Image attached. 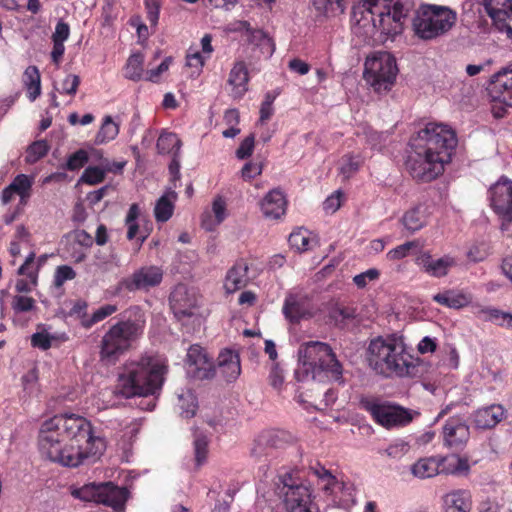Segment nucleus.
Segmentation results:
<instances>
[{"label":"nucleus","instance_id":"nucleus-6","mask_svg":"<svg viewBox=\"0 0 512 512\" xmlns=\"http://www.w3.org/2000/svg\"><path fill=\"white\" fill-rule=\"evenodd\" d=\"M456 22V13L445 6L421 5L415 13L412 27L415 35L431 40L449 31Z\"/></svg>","mask_w":512,"mask_h":512},{"label":"nucleus","instance_id":"nucleus-18","mask_svg":"<svg viewBox=\"0 0 512 512\" xmlns=\"http://www.w3.org/2000/svg\"><path fill=\"white\" fill-rule=\"evenodd\" d=\"M169 301L173 314L179 321L191 318L196 314L198 308L197 294L184 284L175 286L170 294Z\"/></svg>","mask_w":512,"mask_h":512},{"label":"nucleus","instance_id":"nucleus-62","mask_svg":"<svg viewBox=\"0 0 512 512\" xmlns=\"http://www.w3.org/2000/svg\"><path fill=\"white\" fill-rule=\"evenodd\" d=\"M52 338L47 332H37L31 336V344L33 347L47 350L51 347Z\"/></svg>","mask_w":512,"mask_h":512},{"label":"nucleus","instance_id":"nucleus-45","mask_svg":"<svg viewBox=\"0 0 512 512\" xmlns=\"http://www.w3.org/2000/svg\"><path fill=\"white\" fill-rule=\"evenodd\" d=\"M310 470L323 482V490L326 493H332L335 487L340 485L336 477L333 476L325 467L317 464L316 466L310 467Z\"/></svg>","mask_w":512,"mask_h":512},{"label":"nucleus","instance_id":"nucleus-60","mask_svg":"<svg viewBox=\"0 0 512 512\" xmlns=\"http://www.w3.org/2000/svg\"><path fill=\"white\" fill-rule=\"evenodd\" d=\"M80 84V78L75 74H68L61 83V93L75 95Z\"/></svg>","mask_w":512,"mask_h":512},{"label":"nucleus","instance_id":"nucleus-22","mask_svg":"<svg viewBox=\"0 0 512 512\" xmlns=\"http://www.w3.org/2000/svg\"><path fill=\"white\" fill-rule=\"evenodd\" d=\"M416 263L425 273L438 278L446 276L449 269L456 264L454 258L450 256L434 260L428 252L420 254L416 259Z\"/></svg>","mask_w":512,"mask_h":512},{"label":"nucleus","instance_id":"nucleus-13","mask_svg":"<svg viewBox=\"0 0 512 512\" xmlns=\"http://www.w3.org/2000/svg\"><path fill=\"white\" fill-rule=\"evenodd\" d=\"M379 12H384L380 6V0H363L355 6L352 12L355 33L364 37H373L377 31H380L385 35L379 26Z\"/></svg>","mask_w":512,"mask_h":512},{"label":"nucleus","instance_id":"nucleus-50","mask_svg":"<svg viewBox=\"0 0 512 512\" xmlns=\"http://www.w3.org/2000/svg\"><path fill=\"white\" fill-rule=\"evenodd\" d=\"M49 145L45 140H39L32 143L26 153V162L33 164L43 158L49 151Z\"/></svg>","mask_w":512,"mask_h":512},{"label":"nucleus","instance_id":"nucleus-42","mask_svg":"<svg viewBox=\"0 0 512 512\" xmlns=\"http://www.w3.org/2000/svg\"><path fill=\"white\" fill-rule=\"evenodd\" d=\"M119 133V124L111 116H105L102 125L95 137L96 144L107 143L116 138Z\"/></svg>","mask_w":512,"mask_h":512},{"label":"nucleus","instance_id":"nucleus-4","mask_svg":"<svg viewBox=\"0 0 512 512\" xmlns=\"http://www.w3.org/2000/svg\"><path fill=\"white\" fill-rule=\"evenodd\" d=\"M299 368L296 375L318 377L319 380L342 377V365L337 360L329 344L320 341H309L298 349Z\"/></svg>","mask_w":512,"mask_h":512},{"label":"nucleus","instance_id":"nucleus-2","mask_svg":"<svg viewBox=\"0 0 512 512\" xmlns=\"http://www.w3.org/2000/svg\"><path fill=\"white\" fill-rule=\"evenodd\" d=\"M166 372L165 363L155 357L129 361L118 375L114 394L124 398L155 396L162 388Z\"/></svg>","mask_w":512,"mask_h":512},{"label":"nucleus","instance_id":"nucleus-46","mask_svg":"<svg viewBox=\"0 0 512 512\" xmlns=\"http://www.w3.org/2000/svg\"><path fill=\"white\" fill-rule=\"evenodd\" d=\"M178 406L181 410V415L185 418H191L195 415L197 410V400L191 391H186L178 395Z\"/></svg>","mask_w":512,"mask_h":512},{"label":"nucleus","instance_id":"nucleus-9","mask_svg":"<svg viewBox=\"0 0 512 512\" xmlns=\"http://www.w3.org/2000/svg\"><path fill=\"white\" fill-rule=\"evenodd\" d=\"M71 495L82 501H93L122 510L128 497L126 488L115 486L111 482L88 483L79 488L72 487Z\"/></svg>","mask_w":512,"mask_h":512},{"label":"nucleus","instance_id":"nucleus-44","mask_svg":"<svg viewBox=\"0 0 512 512\" xmlns=\"http://www.w3.org/2000/svg\"><path fill=\"white\" fill-rule=\"evenodd\" d=\"M356 317V311L352 307L333 304L329 310V318L334 321L335 325H344L347 320Z\"/></svg>","mask_w":512,"mask_h":512},{"label":"nucleus","instance_id":"nucleus-8","mask_svg":"<svg viewBox=\"0 0 512 512\" xmlns=\"http://www.w3.org/2000/svg\"><path fill=\"white\" fill-rule=\"evenodd\" d=\"M415 142L422 148H426L428 152L435 153L450 162L458 140L455 131L447 125L428 123L418 132Z\"/></svg>","mask_w":512,"mask_h":512},{"label":"nucleus","instance_id":"nucleus-36","mask_svg":"<svg viewBox=\"0 0 512 512\" xmlns=\"http://www.w3.org/2000/svg\"><path fill=\"white\" fill-rule=\"evenodd\" d=\"M262 433L273 450L283 449L295 441V437L285 430L267 429L263 430Z\"/></svg>","mask_w":512,"mask_h":512},{"label":"nucleus","instance_id":"nucleus-39","mask_svg":"<svg viewBox=\"0 0 512 512\" xmlns=\"http://www.w3.org/2000/svg\"><path fill=\"white\" fill-rule=\"evenodd\" d=\"M176 198L174 192L160 197L155 205L154 214L158 222H166L173 214V200Z\"/></svg>","mask_w":512,"mask_h":512},{"label":"nucleus","instance_id":"nucleus-38","mask_svg":"<svg viewBox=\"0 0 512 512\" xmlns=\"http://www.w3.org/2000/svg\"><path fill=\"white\" fill-rule=\"evenodd\" d=\"M24 84L31 101H34L41 93L40 73L36 66H29L24 72Z\"/></svg>","mask_w":512,"mask_h":512},{"label":"nucleus","instance_id":"nucleus-24","mask_svg":"<svg viewBox=\"0 0 512 512\" xmlns=\"http://www.w3.org/2000/svg\"><path fill=\"white\" fill-rule=\"evenodd\" d=\"M505 416V409L500 404H492L476 410L473 415V424L477 429L494 428Z\"/></svg>","mask_w":512,"mask_h":512},{"label":"nucleus","instance_id":"nucleus-55","mask_svg":"<svg viewBox=\"0 0 512 512\" xmlns=\"http://www.w3.org/2000/svg\"><path fill=\"white\" fill-rule=\"evenodd\" d=\"M105 172L104 167H87L81 176V181L90 185L98 184L104 180Z\"/></svg>","mask_w":512,"mask_h":512},{"label":"nucleus","instance_id":"nucleus-26","mask_svg":"<svg viewBox=\"0 0 512 512\" xmlns=\"http://www.w3.org/2000/svg\"><path fill=\"white\" fill-rule=\"evenodd\" d=\"M241 28L245 30L249 44L258 48L265 57H270L275 50L273 40L261 29H254L246 21L241 22Z\"/></svg>","mask_w":512,"mask_h":512},{"label":"nucleus","instance_id":"nucleus-51","mask_svg":"<svg viewBox=\"0 0 512 512\" xmlns=\"http://www.w3.org/2000/svg\"><path fill=\"white\" fill-rule=\"evenodd\" d=\"M195 461L198 466L202 465L208 454V438L203 434H197L194 439Z\"/></svg>","mask_w":512,"mask_h":512},{"label":"nucleus","instance_id":"nucleus-23","mask_svg":"<svg viewBox=\"0 0 512 512\" xmlns=\"http://www.w3.org/2000/svg\"><path fill=\"white\" fill-rule=\"evenodd\" d=\"M491 91L499 101L512 107V65L492 76Z\"/></svg>","mask_w":512,"mask_h":512},{"label":"nucleus","instance_id":"nucleus-30","mask_svg":"<svg viewBox=\"0 0 512 512\" xmlns=\"http://www.w3.org/2000/svg\"><path fill=\"white\" fill-rule=\"evenodd\" d=\"M248 70L244 61H237L230 71L228 84L233 87L235 95L241 97L247 91Z\"/></svg>","mask_w":512,"mask_h":512},{"label":"nucleus","instance_id":"nucleus-17","mask_svg":"<svg viewBox=\"0 0 512 512\" xmlns=\"http://www.w3.org/2000/svg\"><path fill=\"white\" fill-rule=\"evenodd\" d=\"M164 272L161 267L156 265L142 266L135 270L130 276L120 282V286L129 291H149L157 287L163 280Z\"/></svg>","mask_w":512,"mask_h":512},{"label":"nucleus","instance_id":"nucleus-16","mask_svg":"<svg viewBox=\"0 0 512 512\" xmlns=\"http://www.w3.org/2000/svg\"><path fill=\"white\" fill-rule=\"evenodd\" d=\"M280 494L286 512H310L308 505L311 502V492L308 486L297 483L290 475L282 481Z\"/></svg>","mask_w":512,"mask_h":512},{"label":"nucleus","instance_id":"nucleus-43","mask_svg":"<svg viewBox=\"0 0 512 512\" xmlns=\"http://www.w3.org/2000/svg\"><path fill=\"white\" fill-rule=\"evenodd\" d=\"M144 56L141 53L132 54L125 66V77L132 81H139L143 74Z\"/></svg>","mask_w":512,"mask_h":512},{"label":"nucleus","instance_id":"nucleus-7","mask_svg":"<svg viewBox=\"0 0 512 512\" xmlns=\"http://www.w3.org/2000/svg\"><path fill=\"white\" fill-rule=\"evenodd\" d=\"M364 66V79L376 92H387L391 89L398 68L395 58L390 53H374L367 57Z\"/></svg>","mask_w":512,"mask_h":512},{"label":"nucleus","instance_id":"nucleus-58","mask_svg":"<svg viewBox=\"0 0 512 512\" xmlns=\"http://www.w3.org/2000/svg\"><path fill=\"white\" fill-rule=\"evenodd\" d=\"M380 272L376 268L368 269L353 277V282L358 288H365L370 281L377 280Z\"/></svg>","mask_w":512,"mask_h":512},{"label":"nucleus","instance_id":"nucleus-14","mask_svg":"<svg viewBox=\"0 0 512 512\" xmlns=\"http://www.w3.org/2000/svg\"><path fill=\"white\" fill-rule=\"evenodd\" d=\"M489 192L491 207L501 219V230L509 231L512 225V181L501 177Z\"/></svg>","mask_w":512,"mask_h":512},{"label":"nucleus","instance_id":"nucleus-21","mask_svg":"<svg viewBox=\"0 0 512 512\" xmlns=\"http://www.w3.org/2000/svg\"><path fill=\"white\" fill-rule=\"evenodd\" d=\"M469 437V426L460 418L451 417L443 426L444 445L452 450H462L467 444Z\"/></svg>","mask_w":512,"mask_h":512},{"label":"nucleus","instance_id":"nucleus-49","mask_svg":"<svg viewBox=\"0 0 512 512\" xmlns=\"http://www.w3.org/2000/svg\"><path fill=\"white\" fill-rule=\"evenodd\" d=\"M117 311V306L112 304H106L99 307L91 317L82 320V325L85 328H90L92 325L104 320L106 317L112 315Z\"/></svg>","mask_w":512,"mask_h":512},{"label":"nucleus","instance_id":"nucleus-54","mask_svg":"<svg viewBox=\"0 0 512 512\" xmlns=\"http://www.w3.org/2000/svg\"><path fill=\"white\" fill-rule=\"evenodd\" d=\"M11 306L15 312H29L35 309L36 302L32 297L18 294L12 298Z\"/></svg>","mask_w":512,"mask_h":512},{"label":"nucleus","instance_id":"nucleus-59","mask_svg":"<svg viewBox=\"0 0 512 512\" xmlns=\"http://www.w3.org/2000/svg\"><path fill=\"white\" fill-rule=\"evenodd\" d=\"M31 188V182L28 177L24 174H20L15 177V179L10 184V189L15 191L16 194L21 197L25 196V194Z\"/></svg>","mask_w":512,"mask_h":512},{"label":"nucleus","instance_id":"nucleus-63","mask_svg":"<svg viewBox=\"0 0 512 512\" xmlns=\"http://www.w3.org/2000/svg\"><path fill=\"white\" fill-rule=\"evenodd\" d=\"M147 10V19L152 26H156L159 19L160 5L157 0H147L145 2Z\"/></svg>","mask_w":512,"mask_h":512},{"label":"nucleus","instance_id":"nucleus-47","mask_svg":"<svg viewBox=\"0 0 512 512\" xmlns=\"http://www.w3.org/2000/svg\"><path fill=\"white\" fill-rule=\"evenodd\" d=\"M348 0H313L314 7L321 13H343Z\"/></svg>","mask_w":512,"mask_h":512},{"label":"nucleus","instance_id":"nucleus-19","mask_svg":"<svg viewBox=\"0 0 512 512\" xmlns=\"http://www.w3.org/2000/svg\"><path fill=\"white\" fill-rule=\"evenodd\" d=\"M494 27L512 40V0H483Z\"/></svg>","mask_w":512,"mask_h":512},{"label":"nucleus","instance_id":"nucleus-41","mask_svg":"<svg viewBox=\"0 0 512 512\" xmlns=\"http://www.w3.org/2000/svg\"><path fill=\"white\" fill-rule=\"evenodd\" d=\"M273 448L269 445L266 437L262 433V431L255 437L251 449L250 455L256 461H263L268 459L273 455Z\"/></svg>","mask_w":512,"mask_h":512},{"label":"nucleus","instance_id":"nucleus-10","mask_svg":"<svg viewBox=\"0 0 512 512\" xmlns=\"http://www.w3.org/2000/svg\"><path fill=\"white\" fill-rule=\"evenodd\" d=\"M415 150L406 161V167L410 175L419 182H430L436 179L444 171L445 164L449 161L442 159L435 153H430L418 143L414 144Z\"/></svg>","mask_w":512,"mask_h":512},{"label":"nucleus","instance_id":"nucleus-15","mask_svg":"<svg viewBox=\"0 0 512 512\" xmlns=\"http://www.w3.org/2000/svg\"><path fill=\"white\" fill-rule=\"evenodd\" d=\"M362 405L377 423L386 428L406 425L413 418L409 410L400 406L369 400L362 401Z\"/></svg>","mask_w":512,"mask_h":512},{"label":"nucleus","instance_id":"nucleus-52","mask_svg":"<svg viewBox=\"0 0 512 512\" xmlns=\"http://www.w3.org/2000/svg\"><path fill=\"white\" fill-rule=\"evenodd\" d=\"M139 216V206L138 204L134 203L130 206L128 213L126 215L125 224L128 228L127 230V238L129 240H132L136 237L139 226L136 223V219Z\"/></svg>","mask_w":512,"mask_h":512},{"label":"nucleus","instance_id":"nucleus-25","mask_svg":"<svg viewBox=\"0 0 512 512\" xmlns=\"http://www.w3.org/2000/svg\"><path fill=\"white\" fill-rule=\"evenodd\" d=\"M218 370L226 382H234L241 373L239 355L232 350H224L218 356Z\"/></svg>","mask_w":512,"mask_h":512},{"label":"nucleus","instance_id":"nucleus-1","mask_svg":"<svg viewBox=\"0 0 512 512\" xmlns=\"http://www.w3.org/2000/svg\"><path fill=\"white\" fill-rule=\"evenodd\" d=\"M38 444L43 456L67 467L94 463L106 448L104 439L93 435L91 423L75 414L43 422Z\"/></svg>","mask_w":512,"mask_h":512},{"label":"nucleus","instance_id":"nucleus-64","mask_svg":"<svg viewBox=\"0 0 512 512\" xmlns=\"http://www.w3.org/2000/svg\"><path fill=\"white\" fill-rule=\"evenodd\" d=\"M341 191H336L323 202V209L327 213L336 212L341 206Z\"/></svg>","mask_w":512,"mask_h":512},{"label":"nucleus","instance_id":"nucleus-53","mask_svg":"<svg viewBox=\"0 0 512 512\" xmlns=\"http://www.w3.org/2000/svg\"><path fill=\"white\" fill-rule=\"evenodd\" d=\"M419 246V241L417 240L408 241L388 251L386 257L390 261L400 260L405 258L409 254L410 250L418 248Z\"/></svg>","mask_w":512,"mask_h":512},{"label":"nucleus","instance_id":"nucleus-37","mask_svg":"<svg viewBox=\"0 0 512 512\" xmlns=\"http://www.w3.org/2000/svg\"><path fill=\"white\" fill-rule=\"evenodd\" d=\"M363 164L360 154L347 153L340 159L339 173L345 180L350 179Z\"/></svg>","mask_w":512,"mask_h":512},{"label":"nucleus","instance_id":"nucleus-28","mask_svg":"<svg viewBox=\"0 0 512 512\" xmlns=\"http://www.w3.org/2000/svg\"><path fill=\"white\" fill-rule=\"evenodd\" d=\"M261 210L266 218L278 219L286 211V199L280 190H271L261 202Z\"/></svg>","mask_w":512,"mask_h":512},{"label":"nucleus","instance_id":"nucleus-34","mask_svg":"<svg viewBox=\"0 0 512 512\" xmlns=\"http://www.w3.org/2000/svg\"><path fill=\"white\" fill-rule=\"evenodd\" d=\"M212 211L215 219H212L210 214L203 215L202 227L207 231H212L219 225L226 217V203L223 198L217 197L212 204Z\"/></svg>","mask_w":512,"mask_h":512},{"label":"nucleus","instance_id":"nucleus-27","mask_svg":"<svg viewBox=\"0 0 512 512\" xmlns=\"http://www.w3.org/2000/svg\"><path fill=\"white\" fill-rule=\"evenodd\" d=\"M283 313L292 323H297L302 319H309L313 316L308 302L296 295H289L286 297L283 306Z\"/></svg>","mask_w":512,"mask_h":512},{"label":"nucleus","instance_id":"nucleus-40","mask_svg":"<svg viewBox=\"0 0 512 512\" xmlns=\"http://www.w3.org/2000/svg\"><path fill=\"white\" fill-rule=\"evenodd\" d=\"M181 140L175 133H163L157 140V149L162 154H180Z\"/></svg>","mask_w":512,"mask_h":512},{"label":"nucleus","instance_id":"nucleus-32","mask_svg":"<svg viewBox=\"0 0 512 512\" xmlns=\"http://www.w3.org/2000/svg\"><path fill=\"white\" fill-rule=\"evenodd\" d=\"M427 221V209L423 205H417L407 212L402 217L404 227L410 232H416L423 228Z\"/></svg>","mask_w":512,"mask_h":512},{"label":"nucleus","instance_id":"nucleus-33","mask_svg":"<svg viewBox=\"0 0 512 512\" xmlns=\"http://www.w3.org/2000/svg\"><path fill=\"white\" fill-rule=\"evenodd\" d=\"M433 300L443 306L453 309L463 308L470 303V298L467 295L453 290H446L442 293H438L433 296Z\"/></svg>","mask_w":512,"mask_h":512},{"label":"nucleus","instance_id":"nucleus-5","mask_svg":"<svg viewBox=\"0 0 512 512\" xmlns=\"http://www.w3.org/2000/svg\"><path fill=\"white\" fill-rule=\"evenodd\" d=\"M141 333L142 327L135 321L127 320L114 324L102 337L99 350L100 361L105 365L116 364Z\"/></svg>","mask_w":512,"mask_h":512},{"label":"nucleus","instance_id":"nucleus-35","mask_svg":"<svg viewBox=\"0 0 512 512\" xmlns=\"http://www.w3.org/2000/svg\"><path fill=\"white\" fill-rule=\"evenodd\" d=\"M440 461L435 458H423L411 467V472L418 478H430L440 472Z\"/></svg>","mask_w":512,"mask_h":512},{"label":"nucleus","instance_id":"nucleus-57","mask_svg":"<svg viewBox=\"0 0 512 512\" xmlns=\"http://www.w3.org/2000/svg\"><path fill=\"white\" fill-rule=\"evenodd\" d=\"M76 277L75 271L68 265L58 266L54 274V285L61 287L67 280H72Z\"/></svg>","mask_w":512,"mask_h":512},{"label":"nucleus","instance_id":"nucleus-3","mask_svg":"<svg viewBox=\"0 0 512 512\" xmlns=\"http://www.w3.org/2000/svg\"><path fill=\"white\" fill-rule=\"evenodd\" d=\"M367 361L369 367L384 378H413L418 372L417 359L407 351L402 339L396 337L371 340Z\"/></svg>","mask_w":512,"mask_h":512},{"label":"nucleus","instance_id":"nucleus-56","mask_svg":"<svg viewBox=\"0 0 512 512\" xmlns=\"http://www.w3.org/2000/svg\"><path fill=\"white\" fill-rule=\"evenodd\" d=\"M88 159V153L83 149H79L69 156L66 163V169L69 171L78 170L88 162Z\"/></svg>","mask_w":512,"mask_h":512},{"label":"nucleus","instance_id":"nucleus-31","mask_svg":"<svg viewBox=\"0 0 512 512\" xmlns=\"http://www.w3.org/2000/svg\"><path fill=\"white\" fill-rule=\"evenodd\" d=\"M444 504L446 512H469L471 509L470 495L463 490L453 491L444 497Z\"/></svg>","mask_w":512,"mask_h":512},{"label":"nucleus","instance_id":"nucleus-12","mask_svg":"<svg viewBox=\"0 0 512 512\" xmlns=\"http://www.w3.org/2000/svg\"><path fill=\"white\" fill-rule=\"evenodd\" d=\"M384 12L380 13L379 26L387 36H395L402 31V20L414 8V0H380Z\"/></svg>","mask_w":512,"mask_h":512},{"label":"nucleus","instance_id":"nucleus-29","mask_svg":"<svg viewBox=\"0 0 512 512\" xmlns=\"http://www.w3.org/2000/svg\"><path fill=\"white\" fill-rule=\"evenodd\" d=\"M248 265L245 262L236 263L227 273L224 287L228 293H234L244 288L248 283Z\"/></svg>","mask_w":512,"mask_h":512},{"label":"nucleus","instance_id":"nucleus-48","mask_svg":"<svg viewBox=\"0 0 512 512\" xmlns=\"http://www.w3.org/2000/svg\"><path fill=\"white\" fill-rule=\"evenodd\" d=\"M310 236L307 230L298 229L292 232L289 236L290 246L299 252H305L309 250Z\"/></svg>","mask_w":512,"mask_h":512},{"label":"nucleus","instance_id":"nucleus-11","mask_svg":"<svg viewBox=\"0 0 512 512\" xmlns=\"http://www.w3.org/2000/svg\"><path fill=\"white\" fill-rule=\"evenodd\" d=\"M297 378L301 383L298 400L306 405V408L323 410L334 400L333 393L326 386L328 380H319L318 377L306 375H297Z\"/></svg>","mask_w":512,"mask_h":512},{"label":"nucleus","instance_id":"nucleus-20","mask_svg":"<svg viewBox=\"0 0 512 512\" xmlns=\"http://www.w3.org/2000/svg\"><path fill=\"white\" fill-rule=\"evenodd\" d=\"M186 364L188 373L200 380L213 378L216 372L208 354L199 345H192L188 349Z\"/></svg>","mask_w":512,"mask_h":512},{"label":"nucleus","instance_id":"nucleus-61","mask_svg":"<svg viewBox=\"0 0 512 512\" xmlns=\"http://www.w3.org/2000/svg\"><path fill=\"white\" fill-rule=\"evenodd\" d=\"M255 137L253 134L247 136L239 145L236 150V156L238 159H246L250 157L254 150Z\"/></svg>","mask_w":512,"mask_h":512}]
</instances>
